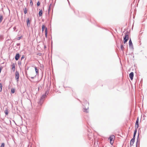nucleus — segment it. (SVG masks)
<instances>
[{"label": "nucleus", "mask_w": 147, "mask_h": 147, "mask_svg": "<svg viewBox=\"0 0 147 147\" xmlns=\"http://www.w3.org/2000/svg\"><path fill=\"white\" fill-rule=\"evenodd\" d=\"M3 35H0V40L1 41L3 39Z\"/></svg>", "instance_id": "obj_29"}, {"label": "nucleus", "mask_w": 147, "mask_h": 147, "mask_svg": "<svg viewBox=\"0 0 147 147\" xmlns=\"http://www.w3.org/2000/svg\"><path fill=\"white\" fill-rule=\"evenodd\" d=\"M30 4L31 6H32L33 5L32 0H30Z\"/></svg>", "instance_id": "obj_35"}, {"label": "nucleus", "mask_w": 147, "mask_h": 147, "mask_svg": "<svg viewBox=\"0 0 147 147\" xmlns=\"http://www.w3.org/2000/svg\"><path fill=\"white\" fill-rule=\"evenodd\" d=\"M49 90H47L45 93L43 94L40 96L39 101L38 102V104L40 106H41L42 105L45 100V99L47 97V96L49 94Z\"/></svg>", "instance_id": "obj_1"}, {"label": "nucleus", "mask_w": 147, "mask_h": 147, "mask_svg": "<svg viewBox=\"0 0 147 147\" xmlns=\"http://www.w3.org/2000/svg\"><path fill=\"white\" fill-rule=\"evenodd\" d=\"M3 19V17L2 15H0V23H1Z\"/></svg>", "instance_id": "obj_24"}, {"label": "nucleus", "mask_w": 147, "mask_h": 147, "mask_svg": "<svg viewBox=\"0 0 147 147\" xmlns=\"http://www.w3.org/2000/svg\"><path fill=\"white\" fill-rule=\"evenodd\" d=\"M22 37V36H21L18 37L17 38V40H19L21 39Z\"/></svg>", "instance_id": "obj_36"}, {"label": "nucleus", "mask_w": 147, "mask_h": 147, "mask_svg": "<svg viewBox=\"0 0 147 147\" xmlns=\"http://www.w3.org/2000/svg\"><path fill=\"white\" fill-rule=\"evenodd\" d=\"M137 130H136V129H135V130H134L133 137L136 138V136L137 133Z\"/></svg>", "instance_id": "obj_19"}, {"label": "nucleus", "mask_w": 147, "mask_h": 147, "mask_svg": "<svg viewBox=\"0 0 147 147\" xmlns=\"http://www.w3.org/2000/svg\"><path fill=\"white\" fill-rule=\"evenodd\" d=\"M135 124H139V118L138 117L136 120Z\"/></svg>", "instance_id": "obj_31"}, {"label": "nucleus", "mask_w": 147, "mask_h": 147, "mask_svg": "<svg viewBox=\"0 0 147 147\" xmlns=\"http://www.w3.org/2000/svg\"><path fill=\"white\" fill-rule=\"evenodd\" d=\"M138 127H139V124H135V129H136V130H137V129L138 128Z\"/></svg>", "instance_id": "obj_28"}, {"label": "nucleus", "mask_w": 147, "mask_h": 147, "mask_svg": "<svg viewBox=\"0 0 147 147\" xmlns=\"http://www.w3.org/2000/svg\"><path fill=\"white\" fill-rule=\"evenodd\" d=\"M140 140H136V147H137L138 145H139V146H140Z\"/></svg>", "instance_id": "obj_21"}, {"label": "nucleus", "mask_w": 147, "mask_h": 147, "mask_svg": "<svg viewBox=\"0 0 147 147\" xmlns=\"http://www.w3.org/2000/svg\"><path fill=\"white\" fill-rule=\"evenodd\" d=\"M5 146V144L4 143H2L1 144V145L0 147H4Z\"/></svg>", "instance_id": "obj_34"}, {"label": "nucleus", "mask_w": 147, "mask_h": 147, "mask_svg": "<svg viewBox=\"0 0 147 147\" xmlns=\"http://www.w3.org/2000/svg\"><path fill=\"white\" fill-rule=\"evenodd\" d=\"M7 42V41L6 42H5V43H6Z\"/></svg>", "instance_id": "obj_57"}, {"label": "nucleus", "mask_w": 147, "mask_h": 147, "mask_svg": "<svg viewBox=\"0 0 147 147\" xmlns=\"http://www.w3.org/2000/svg\"><path fill=\"white\" fill-rule=\"evenodd\" d=\"M44 30L45 36L47 37V28L43 24L42 26V32H43Z\"/></svg>", "instance_id": "obj_4"}, {"label": "nucleus", "mask_w": 147, "mask_h": 147, "mask_svg": "<svg viewBox=\"0 0 147 147\" xmlns=\"http://www.w3.org/2000/svg\"><path fill=\"white\" fill-rule=\"evenodd\" d=\"M39 87H40V88H42V87H41V86H39Z\"/></svg>", "instance_id": "obj_52"}, {"label": "nucleus", "mask_w": 147, "mask_h": 147, "mask_svg": "<svg viewBox=\"0 0 147 147\" xmlns=\"http://www.w3.org/2000/svg\"><path fill=\"white\" fill-rule=\"evenodd\" d=\"M17 30H16V31L17 32Z\"/></svg>", "instance_id": "obj_59"}, {"label": "nucleus", "mask_w": 147, "mask_h": 147, "mask_svg": "<svg viewBox=\"0 0 147 147\" xmlns=\"http://www.w3.org/2000/svg\"><path fill=\"white\" fill-rule=\"evenodd\" d=\"M140 0H138V2Z\"/></svg>", "instance_id": "obj_60"}, {"label": "nucleus", "mask_w": 147, "mask_h": 147, "mask_svg": "<svg viewBox=\"0 0 147 147\" xmlns=\"http://www.w3.org/2000/svg\"><path fill=\"white\" fill-rule=\"evenodd\" d=\"M135 139H136V138H134V137H133V138L131 139V140H130V143H131L134 144L135 141Z\"/></svg>", "instance_id": "obj_16"}, {"label": "nucleus", "mask_w": 147, "mask_h": 147, "mask_svg": "<svg viewBox=\"0 0 147 147\" xmlns=\"http://www.w3.org/2000/svg\"><path fill=\"white\" fill-rule=\"evenodd\" d=\"M1 10L3 11V8H1Z\"/></svg>", "instance_id": "obj_49"}, {"label": "nucleus", "mask_w": 147, "mask_h": 147, "mask_svg": "<svg viewBox=\"0 0 147 147\" xmlns=\"http://www.w3.org/2000/svg\"><path fill=\"white\" fill-rule=\"evenodd\" d=\"M145 57L146 58V56H145Z\"/></svg>", "instance_id": "obj_58"}, {"label": "nucleus", "mask_w": 147, "mask_h": 147, "mask_svg": "<svg viewBox=\"0 0 147 147\" xmlns=\"http://www.w3.org/2000/svg\"><path fill=\"white\" fill-rule=\"evenodd\" d=\"M2 84L1 83H0V92H1L2 91Z\"/></svg>", "instance_id": "obj_26"}, {"label": "nucleus", "mask_w": 147, "mask_h": 147, "mask_svg": "<svg viewBox=\"0 0 147 147\" xmlns=\"http://www.w3.org/2000/svg\"><path fill=\"white\" fill-rule=\"evenodd\" d=\"M129 33V32L127 31L125 33V35L123 36V43L125 44L129 39L128 34Z\"/></svg>", "instance_id": "obj_2"}, {"label": "nucleus", "mask_w": 147, "mask_h": 147, "mask_svg": "<svg viewBox=\"0 0 147 147\" xmlns=\"http://www.w3.org/2000/svg\"><path fill=\"white\" fill-rule=\"evenodd\" d=\"M24 55H22V57H21V60H22V59H24Z\"/></svg>", "instance_id": "obj_40"}, {"label": "nucleus", "mask_w": 147, "mask_h": 147, "mask_svg": "<svg viewBox=\"0 0 147 147\" xmlns=\"http://www.w3.org/2000/svg\"><path fill=\"white\" fill-rule=\"evenodd\" d=\"M36 75L34 77H31V78L32 79H34L35 77H36Z\"/></svg>", "instance_id": "obj_42"}, {"label": "nucleus", "mask_w": 147, "mask_h": 147, "mask_svg": "<svg viewBox=\"0 0 147 147\" xmlns=\"http://www.w3.org/2000/svg\"><path fill=\"white\" fill-rule=\"evenodd\" d=\"M19 76L20 74L19 72L16 70L15 73V78L17 82L19 81Z\"/></svg>", "instance_id": "obj_5"}, {"label": "nucleus", "mask_w": 147, "mask_h": 147, "mask_svg": "<svg viewBox=\"0 0 147 147\" xmlns=\"http://www.w3.org/2000/svg\"><path fill=\"white\" fill-rule=\"evenodd\" d=\"M136 140H140V139L139 138V133H138V135L137 137Z\"/></svg>", "instance_id": "obj_32"}, {"label": "nucleus", "mask_w": 147, "mask_h": 147, "mask_svg": "<svg viewBox=\"0 0 147 147\" xmlns=\"http://www.w3.org/2000/svg\"><path fill=\"white\" fill-rule=\"evenodd\" d=\"M36 55H38L39 56H41L42 55V53H37Z\"/></svg>", "instance_id": "obj_38"}, {"label": "nucleus", "mask_w": 147, "mask_h": 147, "mask_svg": "<svg viewBox=\"0 0 147 147\" xmlns=\"http://www.w3.org/2000/svg\"><path fill=\"white\" fill-rule=\"evenodd\" d=\"M119 40H120V43H121L120 46H123V41H122V39H119Z\"/></svg>", "instance_id": "obj_27"}, {"label": "nucleus", "mask_w": 147, "mask_h": 147, "mask_svg": "<svg viewBox=\"0 0 147 147\" xmlns=\"http://www.w3.org/2000/svg\"><path fill=\"white\" fill-rule=\"evenodd\" d=\"M35 70L36 71V75H38V69L36 66L34 67Z\"/></svg>", "instance_id": "obj_14"}, {"label": "nucleus", "mask_w": 147, "mask_h": 147, "mask_svg": "<svg viewBox=\"0 0 147 147\" xmlns=\"http://www.w3.org/2000/svg\"><path fill=\"white\" fill-rule=\"evenodd\" d=\"M40 87H38V90L39 91V89H40Z\"/></svg>", "instance_id": "obj_47"}, {"label": "nucleus", "mask_w": 147, "mask_h": 147, "mask_svg": "<svg viewBox=\"0 0 147 147\" xmlns=\"http://www.w3.org/2000/svg\"><path fill=\"white\" fill-rule=\"evenodd\" d=\"M67 0L68 1V3H69V5H70V3H69V0Z\"/></svg>", "instance_id": "obj_48"}, {"label": "nucleus", "mask_w": 147, "mask_h": 147, "mask_svg": "<svg viewBox=\"0 0 147 147\" xmlns=\"http://www.w3.org/2000/svg\"><path fill=\"white\" fill-rule=\"evenodd\" d=\"M115 138V136L114 135H111L108 138V140L110 141L111 144V141H113V139Z\"/></svg>", "instance_id": "obj_6"}, {"label": "nucleus", "mask_w": 147, "mask_h": 147, "mask_svg": "<svg viewBox=\"0 0 147 147\" xmlns=\"http://www.w3.org/2000/svg\"><path fill=\"white\" fill-rule=\"evenodd\" d=\"M51 46H52V43L51 45Z\"/></svg>", "instance_id": "obj_56"}, {"label": "nucleus", "mask_w": 147, "mask_h": 147, "mask_svg": "<svg viewBox=\"0 0 147 147\" xmlns=\"http://www.w3.org/2000/svg\"><path fill=\"white\" fill-rule=\"evenodd\" d=\"M11 69L13 70V71L14 72L15 70V65L14 63H13L11 65Z\"/></svg>", "instance_id": "obj_11"}, {"label": "nucleus", "mask_w": 147, "mask_h": 147, "mask_svg": "<svg viewBox=\"0 0 147 147\" xmlns=\"http://www.w3.org/2000/svg\"><path fill=\"white\" fill-rule=\"evenodd\" d=\"M122 51H123L125 49L124 47H120Z\"/></svg>", "instance_id": "obj_37"}, {"label": "nucleus", "mask_w": 147, "mask_h": 147, "mask_svg": "<svg viewBox=\"0 0 147 147\" xmlns=\"http://www.w3.org/2000/svg\"><path fill=\"white\" fill-rule=\"evenodd\" d=\"M16 26H14L13 28V30L14 31H15L16 30Z\"/></svg>", "instance_id": "obj_41"}, {"label": "nucleus", "mask_w": 147, "mask_h": 147, "mask_svg": "<svg viewBox=\"0 0 147 147\" xmlns=\"http://www.w3.org/2000/svg\"><path fill=\"white\" fill-rule=\"evenodd\" d=\"M134 144H133L132 143H130V147H131Z\"/></svg>", "instance_id": "obj_43"}, {"label": "nucleus", "mask_w": 147, "mask_h": 147, "mask_svg": "<svg viewBox=\"0 0 147 147\" xmlns=\"http://www.w3.org/2000/svg\"><path fill=\"white\" fill-rule=\"evenodd\" d=\"M5 115H8L9 112L7 109L5 110Z\"/></svg>", "instance_id": "obj_30"}, {"label": "nucleus", "mask_w": 147, "mask_h": 147, "mask_svg": "<svg viewBox=\"0 0 147 147\" xmlns=\"http://www.w3.org/2000/svg\"><path fill=\"white\" fill-rule=\"evenodd\" d=\"M16 109L17 110H18V108L16 107Z\"/></svg>", "instance_id": "obj_50"}, {"label": "nucleus", "mask_w": 147, "mask_h": 147, "mask_svg": "<svg viewBox=\"0 0 147 147\" xmlns=\"http://www.w3.org/2000/svg\"><path fill=\"white\" fill-rule=\"evenodd\" d=\"M140 44L139 45H140L141 44V43H140Z\"/></svg>", "instance_id": "obj_55"}, {"label": "nucleus", "mask_w": 147, "mask_h": 147, "mask_svg": "<svg viewBox=\"0 0 147 147\" xmlns=\"http://www.w3.org/2000/svg\"><path fill=\"white\" fill-rule=\"evenodd\" d=\"M51 49L52 50V49H53V47L52 46H51Z\"/></svg>", "instance_id": "obj_51"}, {"label": "nucleus", "mask_w": 147, "mask_h": 147, "mask_svg": "<svg viewBox=\"0 0 147 147\" xmlns=\"http://www.w3.org/2000/svg\"><path fill=\"white\" fill-rule=\"evenodd\" d=\"M129 46H133V44L131 38L129 40Z\"/></svg>", "instance_id": "obj_18"}, {"label": "nucleus", "mask_w": 147, "mask_h": 147, "mask_svg": "<svg viewBox=\"0 0 147 147\" xmlns=\"http://www.w3.org/2000/svg\"><path fill=\"white\" fill-rule=\"evenodd\" d=\"M89 134H88V139L91 141H93L94 139L93 133L90 132L89 130L88 131Z\"/></svg>", "instance_id": "obj_3"}, {"label": "nucleus", "mask_w": 147, "mask_h": 147, "mask_svg": "<svg viewBox=\"0 0 147 147\" xmlns=\"http://www.w3.org/2000/svg\"><path fill=\"white\" fill-rule=\"evenodd\" d=\"M21 61H19L18 62V64L20 66V65H21Z\"/></svg>", "instance_id": "obj_39"}, {"label": "nucleus", "mask_w": 147, "mask_h": 147, "mask_svg": "<svg viewBox=\"0 0 147 147\" xmlns=\"http://www.w3.org/2000/svg\"><path fill=\"white\" fill-rule=\"evenodd\" d=\"M51 5H52V4L51 3L50 4L49 7V8H48V13H49V12H50V9H51Z\"/></svg>", "instance_id": "obj_25"}, {"label": "nucleus", "mask_w": 147, "mask_h": 147, "mask_svg": "<svg viewBox=\"0 0 147 147\" xmlns=\"http://www.w3.org/2000/svg\"><path fill=\"white\" fill-rule=\"evenodd\" d=\"M140 129L139 128V129H138V133H139L140 134Z\"/></svg>", "instance_id": "obj_45"}, {"label": "nucleus", "mask_w": 147, "mask_h": 147, "mask_svg": "<svg viewBox=\"0 0 147 147\" xmlns=\"http://www.w3.org/2000/svg\"><path fill=\"white\" fill-rule=\"evenodd\" d=\"M40 2L39 1H38L36 4V5L37 7H38L40 6Z\"/></svg>", "instance_id": "obj_33"}, {"label": "nucleus", "mask_w": 147, "mask_h": 147, "mask_svg": "<svg viewBox=\"0 0 147 147\" xmlns=\"http://www.w3.org/2000/svg\"><path fill=\"white\" fill-rule=\"evenodd\" d=\"M31 21L30 20L29 18H28L26 20V22L27 23V27L29 28L30 25V23Z\"/></svg>", "instance_id": "obj_7"}, {"label": "nucleus", "mask_w": 147, "mask_h": 147, "mask_svg": "<svg viewBox=\"0 0 147 147\" xmlns=\"http://www.w3.org/2000/svg\"><path fill=\"white\" fill-rule=\"evenodd\" d=\"M15 89L14 88H12L11 90V94H13L15 92Z\"/></svg>", "instance_id": "obj_22"}, {"label": "nucleus", "mask_w": 147, "mask_h": 147, "mask_svg": "<svg viewBox=\"0 0 147 147\" xmlns=\"http://www.w3.org/2000/svg\"><path fill=\"white\" fill-rule=\"evenodd\" d=\"M73 11H74V13H75V11L74 10H73Z\"/></svg>", "instance_id": "obj_53"}, {"label": "nucleus", "mask_w": 147, "mask_h": 147, "mask_svg": "<svg viewBox=\"0 0 147 147\" xmlns=\"http://www.w3.org/2000/svg\"><path fill=\"white\" fill-rule=\"evenodd\" d=\"M29 68V67H27L26 66V65H25V71L26 74V76H27L28 75L27 74V71L28 69Z\"/></svg>", "instance_id": "obj_17"}, {"label": "nucleus", "mask_w": 147, "mask_h": 147, "mask_svg": "<svg viewBox=\"0 0 147 147\" xmlns=\"http://www.w3.org/2000/svg\"><path fill=\"white\" fill-rule=\"evenodd\" d=\"M78 100L80 101V102H81V101L78 99Z\"/></svg>", "instance_id": "obj_54"}, {"label": "nucleus", "mask_w": 147, "mask_h": 147, "mask_svg": "<svg viewBox=\"0 0 147 147\" xmlns=\"http://www.w3.org/2000/svg\"><path fill=\"white\" fill-rule=\"evenodd\" d=\"M129 49L131 51V55L132 54H133V52L134 50V47H129Z\"/></svg>", "instance_id": "obj_13"}, {"label": "nucleus", "mask_w": 147, "mask_h": 147, "mask_svg": "<svg viewBox=\"0 0 147 147\" xmlns=\"http://www.w3.org/2000/svg\"><path fill=\"white\" fill-rule=\"evenodd\" d=\"M39 11L38 12V15L39 17H41L42 16V9H39Z\"/></svg>", "instance_id": "obj_15"}, {"label": "nucleus", "mask_w": 147, "mask_h": 147, "mask_svg": "<svg viewBox=\"0 0 147 147\" xmlns=\"http://www.w3.org/2000/svg\"><path fill=\"white\" fill-rule=\"evenodd\" d=\"M20 43H17V45L18 46L19 45H20Z\"/></svg>", "instance_id": "obj_46"}, {"label": "nucleus", "mask_w": 147, "mask_h": 147, "mask_svg": "<svg viewBox=\"0 0 147 147\" xmlns=\"http://www.w3.org/2000/svg\"><path fill=\"white\" fill-rule=\"evenodd\" d=\"M47 48V47H44V49H46Z\"/></svg>", "instance_id": "obj_44"}, {"label": "nucleus", "mask_w": 147, "mask_h": 147, "mask_svg": "<svg viewBox=\"0 0 147 147\" xmlns=\"http://www.w3.org/2000/svg\"><path fill=\"white\" fill-rule=\"evenodd\" d=\"M84 105H83L84 107L88 106L89 105V103L86 100H85L84 102Z\"/></svg>", "instance_id": "obj_9"}, {"label": "nucleus", "mask_w": 147, "mask_h": 147, "mask_svg": "<svg viewBox=\"0 0 147 147\" xmlns=\"http://www.w3.org/2000/svg\"><path fill=\"white\" fill-rule=\"evenodd\" d=\"M37 50L39 52H41L42 51V50L41 49L40 47H37Z\"/></svg>", "instance_id": "obj_23"}, {"label": "nucleus", "mask_w": 147, "mask_h": 147, "mask_svg": "<svg viewBox=\"0 0 147 147\" xmlns=\"http://www.w3.org/2000/svg\"><path fill=\"white\" fill-rule=\"evenodd\" d=\"M83 109L84 110H83V111L84 112H86V113H88V107H84Z\"/></svg>", "instance_id": "obj_12"}, {"label": "nucleus", "mask_w": 147, "mask_h": 147, "mask_svg": "<svg viewBox=\"0 0 147 147\" xmlns=\"http://www.w3.org/2000/svg\"><path fill=\"white\" fill-rule=\"evenodd\" d=\"M23 11L24 14H26L28 12V10L27 8L25 7V8L23 9Z\"/></svg>", "instance_id": "obj_20"}, {"label": "nucleus", "mask_w": 147, "mask_h": 147, "mask_svg": "<svg viewBox=\"0 0 147 147\" xmlns=\"http://www.w3.org/2000/svg\"><path fill=\"white\" fill-rule=\"evenodd\" d=\"M20 55L19 53H16L15 56V58L16 61H18L20 58Z\"/></svg>", "instance_id": "obj_10"}, {"label": "nucleus", "mask_w": 147, "mask_h": 147, "mask_svg": "<svg viewBox=\"0 0 147 147\" xmlns=\"http://www.w3.org/2000/svg\"><path fill=\"white\" fill-rule=\"evenodd\" d=\"M129 77L130 80H133L134 76V73L133 72H131L129 74Z\"/></svg>", "instance_id": "obj_8"}]
</instances>
